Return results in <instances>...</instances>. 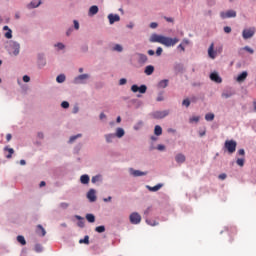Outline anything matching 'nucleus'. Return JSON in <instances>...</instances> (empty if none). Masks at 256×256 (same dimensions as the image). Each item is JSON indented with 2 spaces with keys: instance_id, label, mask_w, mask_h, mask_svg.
Masks as SVG:
<instances>
[{
  "instance_id": "nucleus-22",
  "label": "nucleus",
  "mask_w": 256,
  "mask_h": 256,
  "mask_svg": "<svg viewBox=\"0 0 256 256\" xmlns=\"http://www.w3.org/2000/svg\"><path fill=\"white\" fill-rule=\"evenodd\" d=\"M185 155L183 154H177L175 157V161L178 163H185Z\"/></svg>"
},
{
  "instance_id": "nucleus-43",
  "label": "nucleus",
  "mask_w": 256,
  "mask_h": 256,
  "mask_svg": "<svg viewBox=\"0 0 256 256\" xmlns=\"http://www.w3.org/2000/svg\"><path fill=\"white\" fill-rule=\"evenodd\" d=\"M79 137H81V134H78L76 136H71L69 139V143H73V141H75L76 139H79Z\"/></svg>"
},
{
  "instance_id": "nucleus-1",
  "label": "nucleus",
  "mask_w": 256,
  "mask_h": 256,
  "mask_svg": "<svg viewBox=\"0 0 256 256\" xmlns=\"http://www.w3.org/2000/svg\"><path fill=\"white\" fill-rule=\"evenodd\" d=\"M178 41H179L178 38H171V37L158 35V34H152L150 37V43H160L165 47H175Z\"/></svg>"
},
{
  "instance_id": "nucleus-6",
  "label": "nucleus",
  "mask_w": 256,
  "mask_h": 256,
  "mask_svg": "<svg viewBox=\"0 0 256 256\" xmlns=\"http://www.w3.org/2000/svg\"><path fill=\"white\" fill-rule=\"evenodd\" d=\"M131 91L133 93H147V86L141 85L140 87L137 84L131 86Z\"/></svg>"
},
{
  "instance_id": "nucleus-63",
  "label": "nucleus",
  "mask_w": 256,
  "mask_h": 256,
  "mask_svg": "<svg viewBox=\"0 0 256 256\" xmlns=\"http://www.w3.org/2000/svg\"><path fill=\"white\" fill-rule=\"evenodd\" d=\"M106 118H107V116L105 115V113L100 114V119H106Z\"/></svg>"
},
{
  "instance_id": "nucleus-51",
  "label": "nucleus",
  "mask_w": 256,
  "mask_h": 256,
  "mask_svg": "<svg viewBox=\"0 0 256 256\" xmlns=\"http://www.w3.org/2000/svg\"><path fill=\"white\" fill-rule=\"evenodd\" d=\"M127 84V79L121 78L119 81V85H126Z\"/></svg>"
},
{
  "instance_id": "nucleus-32",
  "label": "nucleus",
  "mask_w": 256,
  "mask_h": 256,
  "mask_svg": "<svg viewBox=\"0 0 256 256\" xmlns=\"http://www.w3.org/2000/svg\"><path fill=\"white\" fill-rule=\"evenodd\" d=\"M18 243H21L22 245H27V241H25V237L19 235L17 236Z\"/></svg>"
},
{
  "instance_id": "nucleus-49",
  "label": "nucleus",
  "mask_w": 256,
  "mask_h": 256,
  "mask_svg": "<svg viewBox=\"0 0 256 256\" xmlns=\"http://www.w3.org/2000/svg\"><path fill=\"white\" fill-rule=\"evenodd\" d=\"M219 179H221V181H225V179H227V174L222 173L218 176Z\"/></svg>"
},
{
  "instance_id": "nucleus-42",
  "label": "nucleus",
  "mask_w": 256,
  "mask_h": 256,
  "mask_svg": "<svg viewBox=\"0 0 256 256\" xmlns=\"http://www.w3.org/2000/svg\"><path fill=\"white\" fill-rule=\"evenodd\" d=\"M244 51H247L251 55H253L255 53V51L252 48H250L249 46H245Z\"/></svg>"
},
{
  "instance_id": "nucleus-53",
  "label": "nucleus",
  "mask_w": 256,
  "mask_h": 256,
  "mask_svg": "<svg viewBox=\"0 0 256 256\" xmlns=\"http://www.w3.org/2000/svg\"><path fill=\"white\" fill-rule=\"evenodd\" d=\"M224 33H231V27L229 26L224 27Z\"/></svg>"
},
{
  "instance_id": "nucleus-37",
  "label": "nucleus",
  "mask_w": 256,
  "mask_h": 256,
  "mask_svg": "<svg viewBox=\"0 0 256 256\" xmlns=\"http://www.w3.org/2000/svg\"><path fill=\"white\" fill-rule=\"evenodd\" d=\"M236 163H237V165H239V167H243V165H245V159L238 158Z\"/></svg>"
},
{
  "instance_id": "nucleus-7",
  "label": "nucleus",
  "mask_w": 256,
  "mask_h": 256,
  "mask_svg": "<svg viewBox=\"0 0 256 256\" xmlns=\"http://www.w3.org/2000/svg\"><path fill=\"white\" fill-rule=\"evenodd\" d=\"M152 115L154 119H165L169 115V110L156 111Z\"/></svg>"
},
{
  "instance_id": "nucleus-48",
  "label": "nucleus",
  "mask_w": 256,
  "mask_h": 256,
  "mask_svg": "<svg viewBox=\"0 0 256 256\" xmlns=\"http://www.w3.org/2000/svg\"><path fill=\"white\" fill-rule=\"evenodd\" d=\"M60 207H61V209H67V207H69V203L62 202V203H60Z\"/></svg>"
},
{
  "instance_id": "nucleus-61",
  "label": "nucleus",
  "mask_w": 256,
  "mask_h": 256,
  "mask_svg": "<svg viewBox=\"0 0 256 256\" xmlns=\"http://www.w3.org/2000/svg\"><path fill=\"white\" fill-rule=\"evenodd\" d=\"M164 19H166L168 23H173V18L165 17Z\"/></svg>"
},
{
  "instance_id": "nucleus-46",
  "label": "nucleus",
  "mask_w": 256,
  "mask_h": 256,
  "mask_svg": "<svg viewBox=\"0 0 256 256\" xmlns=\"http://www.w3.org/2000/svg\"><path fill=\"white\" fill-rule=\"evenodd\" d=\"M182 105H184V107H189V105H191V101H189V99H185L183 100Z\"/></svg>"
},
{
  "instance_id": "nucleus-62",
  "label": "nucleus",
  "mask_w": 256,
  "mask_h": 256,
  "mask_svg": "<svg viewBox=\"0 0 256 256\" xmlns=\"http://www.w3.org/2000/svg\"><path fill=\"white\" fill-rule=\"evenodd\" d=\"M148 55H150V56L155 55V51H153V50H148Z\"/></svg>"
},
{
  "instance_id": "nucleus-40",
  "label": "nucleus",
  "mask_w": 256,
  "mask_h": 256,
  "mask_svg": "<svg viewBox=\"0 0 256 256\" xmlns=\"http://www.w3.org/2000/svg\"><path fill=\"white\" fill-rule=\"evenodd\" d=\"M114 51H118V53H121V51H123V46L119 45V44H116L114 46Z\"/></svg>"
},
{
  "instance_id": "nucleus-2",
  "label": "nucleus",
  "mask_w": 256,
  "mask_h": 256,
  "mask_svg": "<svg viewBox=\"0 0 256 256\" xmlns=\"http://www.w3.org/2000/svg\"><path fill=\"white\" fill-rule=\"evenodd\" d=\"M225 149H227L228 153L232 155L237 151V142L235 140H226L224 144Z\"/></svg>"
},
{
  "instance_id": "nucleus-50",
  "label": "nucleus",
  "mask_w": 256,
  "mask_h": 256,
  "mask_svg": "<svg viewBox=\"0 0 256 256\" xmlns=\"http://www.w3.org/2000/svg\"><path fill=\"white\" fill-rule=\"evenodd\" d=\"M23 81H24V83H29V81H31V78L28 75H24Z\"/></svg>"
},
{
  "instance_id": "nucleus-52",
  "label": "nucleus",
  "mask_w": 256,
  "mask_h": 256,
  "mask_svg": "<svg viewBox=\"0 0 256 256\" xmlns=\"http://www.w3.org/2000/svg\"><path fill=\"white\" fill-rule=\"evenodd\" d=\"M55 47H58V49H65V45L63 43H57L55 44Z\"/></svg>"
},
{
  "instance_id": "nucleus-64",
  "label": "nucleus",
  "mask_w": 256,
  "mask_h": 256,
  "mask_svg": "<svg viewBox=\"0 0 256 256\" xmlns=\"http://www.w3.org/2000/svg\"><path fill=\"white\" fill-rule=\"evenodd\" d=\"M111 196H109L108 198H104V201H105V203H107V202H109V201H111Z\"/></svg>"
},
{
  "instance_id": "nucleus-18",
  "label": "nucleus",
  "mask_w": 256,
  "mask_h": 256,
  "mask_svg": "<svg viewBox=\"0 0 256 256\" xmlns=\"http://www.w3.org/2000/svg\"><path fill=\"white\" fill-rule=\"evenodd\" d=\"M3 29H4V31H7L4 34V37H6V39H12L13 38V31L9 28V26H4Z\"/></svg>"
},
{
  "instance_id": "nucleus-26",
  "label": "nucleus",
  "mask_w": 256,
  "mask_h": 256,
  "mask_svg": "<svg viewBox=\"0 0 256 256\" xmlns=\"http://www.w3.org/2000/svg\"><path fill=\"white\" fill-rule=\"evenodd\" d=\"M124 135H125V130H123V128H117L116 137H118V139H121V137H123Z\"/></svg>"
},
{
  "instance_id": "nucleus-4",
  "label": "nucleus",
  "mask_w": 256,
  "mask_h": 256,
  "mask_svg": "<svg viewBox=\"0 0 256 256\" xmlns=\"http://www.w3.org/2000/svg\"><path fill=\"white\" fill-rule=\"evenodd\" d=\"M129 219L132 225H139V223H141V216L137 212L130 214Z\"/></svg>"
},
{
  "instance_id": "nucleus-47",
  "label": "nucleus",
  "mask_w": 256,
  "mask_h": 256,
  "mask_svg": "<svg viewBox=\"0 0 256 256\" xmlns=\"http://www.w3.org/2000/svg\"><path fill=\"white\" fill-rule=\"evenodd\" d=\"M164 99L165 98L163 97V92H161V93L158 94V97L156 98V101H158V102L159 101H164Z\"/></svg>"
},
{
  "instance_id": "nucleus-29",
  "label": "nucleus",
  "mask_w": 256,
  "mask_h": 256,
  "mask_svg": "<svg viewBox=\"0 0 256 256\" xmlns=\"http://www.w3.org/2000/svg\"><path fill=\"white\" fill-rule=\"evenodd\" d=\"M86 219L89 223H95V215L93 214H87Z\"/></svg>"
},
{
  "instance_id": "nucleus-5",
  "label": "nucleus",
  "mask_w": 256,
  "mask_h": 256,
  "mask_svg": "<svg viewBox=\"0 0 256 256\" xmlns=\"http://www.w3.org/2000/svg\"><path fill=\"white\" fill-rule=\"evenodd\" d=\"M255 31H256L255 27L244 29L242 32L243 39H251V37L255 35Z\"/></svg>"
},
{
  "instance_id": "nucleus-35",
  "label": "nucleus",
  "mask_w": 256,
  "mask_h": 256,
  "mask_svg": "<svg viewBox=\"0 0 256 256\" xmlns=\"http://www.w3.org/2000/svg\"><path fill=\"white\" fill-rule=\"evenodd\" d=\"M79 243H80V244H83V243H84L85 245H89V236L86 235V236L84 237V239H80V240H79Z\"/></svg>"
},
{
  "instance_id": "nucleus-31",
  "label": "nucleus",
  "mask_w": 256,
  "mask_h": 256,
  "mask_svg": "<svg viewBox=\"0 0 256 256\" xmlns=\"http://www.w3.org/2000/svg\"><path fill=\"white\" fill-rule=\"evenodd\" d=\"M39 5H41V0H39L38 3H36L35 1L31 2L28 7L30 9H35L36 7H39Z\"/></svg>"
},
{
  "instance_id": "nucleus-36",
  "label": "nucleus",
  "mask_w": 256,
  "mask_h": 256,
  "mask_svg": "<svg viewBox=\"0 0 256 256\" xmlns=\"http://www.w3.org/2000/svg\"><path fill=\"white\" fill-rule=\"evenodd\" d=\"M96 233H105V226H98L95 228Z\"/></svg>"
},
{
  "instance_id": "nucleus-39",
  "label": "nucleus",
  "mask_w": 256,
  "mask_h": 256,
  "mask_svg": "<svg viewBox=\"0 0 256 256\" xmlns=\"http://www.w3.org/2000/svg\"><path fill=\"white\" fill-rule=\"evenodd\" d=\"M146 223L148 225H151L152 227H155V225H159V222L154 221V220H146Z\"/></svg>"
},
{
  "instance_id": "nucleus-9",
  "label": "nucleus",
  "mask_w": 256,
  "mask_h": 256,
  "mask_svg": "<svg viewBox=\"0 0 256 256\" xmlns=\"http://www.w3.org/2000/svg\"><path fill=\"white\" fill-rule=\"evenodd\" d=\"M108 20H109L110 25H113V23H117V22L121 21V17L119 16V14H109Z\"/></svg>"
},
{
  "instance_id": "nucleus-58",
  "label": "nucleus",
  "mask_w": 256,
  "mask_h": 256,
  "mask_svg": "<svg viewBox=\"0 0 256 256\" xmlns=\"http://www.w3.org/2000/svg\"><path fill=\"white\" fill-rule=\"evenodd\" d=\"M238 155L244 156L245 155V150L244 149L238 150Z\"/></svg>"
},
{
  "instance_id": "nucleus-17",
  "label": "nucleus",
  "mask_w": 256,
  "mask_h": 256,
  "mask_svg": "<svg viewBox=\"0 0 256 256\" xmlns=\"http://www.w3.org/2000/svg\"><path fill=\"white\" fill-rule=\"evenodd\" d=\"M36 233L37 235H40V237H45V235H47V231H45V228H43L41 224L37 226Z\"/></svg>"
},
{
  "instance_id": "nucleus-23",
  "label": "nucleus",
  "mask_w": 256,
  "mask_h": 256,
  "mask_svg": "<svg viewBox=\"0 0 256 256\" xmlns=\"http://www.w3.org/2000/svg\"><path fill=\"white\" fill-rule=\"evenodd\" d=\"M82 185H87L89 183V175L84 174L80 177Z\"/></svg>"
},
{
  "instance_id": "nucleus-54",
  "label": "nucleus",
  "mask_w": 256,
  "mask_h": 256,
  "mask_svg": "<svg viewBox=\"0 0 256 256\" xmlns=\"http://www.w3.org/2000/svg\"><path fill=\"white\" fill-rule=\"evenodd\" d=\"M157 149L158 151H165V146L160 144L157 146Z\"/></svg>"
},
{
  "instance_id": "nucleus-44",
  "label": "nucleus",
  "mask_w": 256,
  "mask_h": 256,
  "mask_svg": "<svg viewBox=\"0 0 256 256\" xmlns=\"http://www.w3.org/2000/svg\"><path fill=\"white\" fill-rule=\"evenodd\" d=\"M162 54H163V48L158 47L157 50H156L157 57H161Z\"/></svg>"
},
{
  "instance_id": "nucleus-34",
  "label": "nucleus",
  "mask_w": 256,
  "mask_h": 256,
  "mask_svg": "<svg viewBox=\"0 0 256 256\" xmlns=\"http://www.w3.org/2000/svg\"><path fill=\"white\" fill-rule=\"evenodd\" d=\"M205 119H206V121H213V119H215V114L208 113L205 115Z\"/></svg>"
},
{
  "instance_id": "nucleus-57",
  "label": "nucleus",
  "mask_w": 256,
  "mask_h": 256,
  "mask_svg": "<svg viewBox=\"0 0 256 256\" xmlns=\"http://www.w3.org/2000/svg\"><path fill=\"white\" fill-rule=\"evenodd\" d=\"M190 121H191V123H193V121L195 123H197L199 121V117H193V118L190 119Z\"/></svg>"
},
{
  "instance_id": "nucleus-33",
  "label": "nucleus",
  "mask_w": 256,
  "mask_h": 256,
  "mask_svg": "<svg viewBox=\"0 0 256 256\" xmlns=\"http://www.w3.org/2000/svg\"><path fill=\"white\" fill-rule=\"evenodd\" d=\"M233 95H235V93H233V92H223L222 93V97L224 99H229V97H233Z\"/></svg>"
},
{
  "instance_id": "nucleus-16",
  "label": "nucleus",
  "mask_w": 256,
  "mask_h": 256,
  "mask_svg": "<svg viewBox=\"0 0 256 256\" xmlns=\"http://www.w3.org/2000/svg\"><path fill=\"white\" fill-rule=\"evenodd\" d=\"M211 81H214L215 83H222V79L219 77V74L217 72H213L210 74Z\"/></svg>"
},
{
  "instance_id": "nucleus-56",
  "label": "nucleus",
  "mask_w": 256,
  "mask_h": 256,
  "mask_svg": "<svg viewBox=\"0 0 256 256\" xmlns=\"http://www.w3.org/2000/svg\"><path fill=\"white\" fill-rule=\"evenodd\" d=\"M74 28L79 30V22L77 20H74Z\"/></svg>"
},
{
  "instance_id": "nucleus-41",
  "label": "nucleus",
  "mask_w": 256,
  "mask_h": 256,
  "mask_svg": "<svg viewBox=\"0 0 256 256\" xmlns=\"http://www.w3.org/2000/svg\"><path fill=\"white\" fill-rule=\"evenodd\" d=\"M99 181H101V175H96L92 177V183H97Z\"/></svg>"
},
{
  "instance_id": "nucleus-20",
  "label": "nucleus",
  "mask_w": 256,
  "mask_h": 256,
  "mask_svg": "<svg viewBox=\"0 0 256 256\" xmlns=\"http://www.w3.org/2000/svg\"><path fill=\"white\" fill-rule=\"evenodd\" d=\"M154 71H155V67H153L152 65H148V66H146L144 73L146 75H153Z\"/></svg>"
},
{
  "instance_id": "nucleus-25",
  "label": "nucleus",
  "mask_w": 256,
  "mask_h": 256,
  "mask_svg": "<svg viewBox=\"0 0 256 256\" xmlns=\"http://www.w3.org/2000/svg\"><path fill=\"white\" fill-rule=\"evenodd\" d=\"M161 187H163V184H157L154 187L151 186H147V189H149L150 191H152L153 193H155L156 191H159V189H161Z\"/></svg>"
},
{
  "instance_id": "nucleus-8",
  "label": "nucleus",
  "mask_w": 256,
  "mask_h": 256,
  "mask_svg": "<svg viewBox=\"0 0 256 256\" xmlns=\"http://www.w3.org/2000/svg\"><path fill=\"white\" fill-rule=\"evenodd\" d=\"M220 17L222 19H230L231 17H237V12H235V10H228L227 12H221Z\"/></svg>"
},
{
  "instance_id": "nucleus-15",
  "label": "nucleus",
  "mask_w": 256,
  "mask_h": 256,
  "mask_svg": "<svg viewBox=\"0 0 256 256\" xmlns=\"http://www.w3.org/2000/svg\"><path fill=\"white\" fill-rule=\"evenodd\" d=\"M130 173L131 175H133V177H143L147 175V172H143L141 170H134V169H131Z\"/></svg>"
},
{
  "instance_id": "nucleus-24",
  "label": "nucleus",
  "mask_w": 256,
  "mask_h": 256,
  "mask_svg": "<svg viewBox=\"0 0 256 256\" xmlns=\"http://www.w3.org/2000/svg\"><path fill=\"white\" fill-rule=\"evenodd\" d=\"M154 134L159 137V135H163V128L161 126L156 125L154 128Z\"/></svg>"
},
{
  "instance_id": "nucleus-3",
  "label": "nucleus",
  "mask_w": 256,
  "mask_h": 256,
  "mask_svg": "<svg viewBox=\"0 0 256 256\" xmlns=\"http://www.w3.org/2000/svg\"><path fill=\"white\" fill-rule=\"evenodd\" d=\"M21 46L17 42H11L9 47V54L17 57L19 55Z\"/></svg>"
},
{
  "instance_id": "nucleus-30",
  "label": "nucleus",
  "mask_w": 256,
  "mask_h": 256,
  "mask_svg": "<svg viewBox=\"0 0 256 256\" xmlns=\"http://www.w3.org/2000/svg\"><path fill=\"white\" fill-rule=\"evenodd\" d=\"M57 83H65V75L64 74H60L57 76L56 78Z\"/></svg>"
},
{
  "instance_id": "nucleus-19",
  "label": "nucleus",
  "mask_w": 256,
  "mask_h": 256,
  "mask_svg": "<svg viewBox=\"0 0 256 256\" xmlns=\"http://www.w3.org/2000/svg\"><path fill=\"white\" fill-rule=\"evenodd\" d=\"M97 13H99V7H97L96 5L91 6V7L89 8L88 15H89L90 17H93V15H97Z\"/></svg>"
},
{
  "instance_id": "nucleus-13",
  "label": "nucleus",
  "mask_w": 256,
  "mask_h": 256,
  "mask_svg": "<svg viewBox=\"0 0 256 256\" xmlns=\"http://www.w3.org/2000/svg\"><path fill=\"white\" fill-rule=\"evenodd\" d=\"M87 198L89 199V201L91 203H95V201H97V196L95 195V190L94 189H90L88 191Z\"/></svg>"
},
{
  "instance_id": "nucleus-27",
  "label": "nucleus",
  "mask_w": 256,
  "mask_h": 256,
  "mask_svg": "<svg viewBox=\"0 0 256 256\" xmlns=\"http://www.w3.org/2000/svg\"><path fill=\"white\" fill-rule=\"evenodd\" d=\"M5 151H8V155H6L7 159H11V157H13V153H15V150H13V148H9V147H5L4 148Z\"/></svg>"
},
{
  "instance_id": "nucleus-12",
  "label": "nucleus",
  "mask_w": 256,
  "mask_h": 256,
  "mask_svg": "<svg viewBox=\"0 0 256 256\" xmlns=\"http://www.w3.org/2000/svg\"><path fill=\"white\" fill-rule=\"evenodd\" d=\"M248 76H249V73L247 71H243L242 73H240L237 76V78H236L237 83L245 82V80L247 79Z\"/></svg>"
},
{
  "instance_id": "nucleus-14",
  "label": "nucleus",
  "mask_w": 256,
  "mask_h": 256,
  "mask_svg": "<svg viewBox=\"0 0 256 256\" xmlns=\"http://www.w3.org/2000/svg\"><path fill=\"white\" fill-rule=\"evenodd\" d=\"M137 57H138V63L140 65H145V63H147V61H149V58L145 54L138 53Z\"/></svg>"
},
{
  "instance_id": "nucleus-60",
  "label": "nucleus",
  "mask_w": 256,
  "mask_h": 256,
  "mask_svg": "<svg viewBox=\"0 0 256 256\" xmlns=\"http://www.w3.org/2000/svg\"><path fill=\"white\" fill-rule=\"evenodd\" d=\"M178 49H181V51H185V46H183V44H179Z\"/></svg>"
},
{
  "instance_id": "nucleus-55",
  "label": "nucleus",
  "mask_w": 256,
  "mask_h": 256,
  "mask_svg": "<svg viewBox=\"0 0 256 256\" xmlns=\"http://www.w3.org/2000/svg\"><path fill=\"white\" fill-rule=\"evenodd\" d=\"M158 24L156 22H152L150 24L151 29H157Z\"/></svg>"
},
{
  "instance_id": "nucleus-59",
  "label": "nucleus",
  "mask_w": 256,
  "mask_h": 256,
  "mask_svg": "<svg viewBox=\"0 0 256 256\" xmlns=\"http://www.w3.org/2000/svg\"><path fill=\"white\" fill-rule=\"evenodd\" d=\"M12 137L13 136H11V134H7L6 135V141H8V142L11 141Z\"/></svg>"
},
{
  "instance_id": "nucleus-10",
  "label": "nucleus",
  "mask_w": 256,
  "mask_h": 256,
  "mask_svg": "<svg viewBox=\"0 0 256 256\" xmlns=\"http://www.w3.org/2000/svg\"><path fill=\"white\" fill-rule=\"evenodd\" d=\"M208 57H210V59H215V57H217V52H215L214 43H211V45L208 48Z\"/></svg>"
},
{
  "instance_id": "nucleus-21",
  "label": "nucleus",
  "mask_w": 256,
  "mask_h": 256,
  "mask_svg": "<svg viewBox=\"0 0 256 256\" xmlns=\"http://www.w3.org/2000/svg\"><path fill=\"white\" fill-rule=\"evenodd\" d=\"M168 85H169V80L164 79V80H161V81L158 83V88H159V89H165V87H167Z\"/></svg>"
},
{
  "instance_id": "nucleus-28",
  "label": "nucleus",
  "mask_w": 256,
  "mask_h": 256,
  "mask_svg": "<svg viewBox=\"0 0 256 256\" xmlns=\"http://www.w3.org/2000/svg\"><path fill=\"white\" fill-rule=\"evenodd\" d=\"M105 139L107 143H113V139H115V134H106Z\"/></svg>"
},
{
  "instance_id": "nucleus-45",
  "label": "nucleus",
  "mask_w": 256,
  "mask_h": 256,
  "mask_svg": "<svg viewBox=\"0 0 256 256\" xmlns=\"http://www.w3.org/2000/svg\"><path fill=\"white\" fill-rule=\"evenodd\" d=\"M61 107H62L63 109H69V102L63 101V102L61 103Z\"/></svg>"
},
{
  "instance_id": "nucleus-11",
  "label": "nucleus",
  "mask_w": 256,
  "mask_h": 256,
  "mask_svg": "<svg viewBox=\"0 0 256 256\" xmlns=\"http://www.w3.org/2000/svg\"><path fill=\"white\" fill-rule=\"evenodd\" d=\"M87 79H89V74H82L74 79V83H77V84L85 83V81H87Z\"/></svg>"
},
{
  "instance_id": "nucleus-38",
  "label": "nucleus",
  "mask_w": 256,
  "mask_h": 256,
  "mask_svg": "<svg viewBox=\"0 0 256 256\" xmlns=\"http://www.w3.org/2000/svg\"><path fill=\"white\" fill-rule=\"evenodd\" d=\"M34 249L36 253H41V251H43V246H41V244H36Z\"/></svg>"
}]
</instances>
